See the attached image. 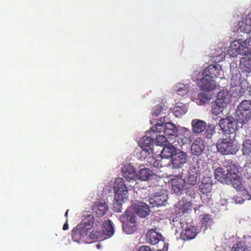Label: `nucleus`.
<instances>
[{"instance_id": "5", "label": "nucleus", "mask_w": 251, "mask_h": 251, "mask_svg": "<svg viewBox=\"0 0 251 251\" xmlns=\"http://www.w3.org/2000/svg\"><path fill=\"white\" fill-rule=\"evenodd\" d=\"M219 126L224 133L231 136L235 134V132L238 128L237 123L231 116L221 118L219 121Z\"/></svg>"}, {"instance_id": "25", "label": "nucleus", "mask_w": 251, "mask_h": 251, "mask_svg": "<svg viewBox=\"0 0 251 251\" xmlns=\"http://www.w3.org/2000/svg\"><path fill=\"white\" fill-rule=\"evenodd\" d=\"M177 151L174 146L169 143L164 146L160 155L163 158H172Z\"/></svg>"}, {"instance_id": "8", "label": "nucleus", "mask_w": 251, "mask_h": 251, "mask_svg": "<svg viewBox=\"0 0 251 251\" xmlns=\"http://www.w3.org/2000/svg\"><path fill=\"white\" fill-rule=\"evenodd\" d=\"M193 139V135L191 130L186 127H182L180 129L179 134L176 136L178 144H175V146L178 145L182 147L184 144H189Z\"/></svg>"}, {"instance_id": "33", "label": "nucleus", "mask_w": 251, "mask_h": 251, "mask_svg": "<svg viewBox=\"0 0 251 251\" xmlns=\"http://www.w3.org/2000/svg\"><path fill=\"white\" fill-rule=\"evenodd\" d=\"M187 108L186 104L182 102H177L173 108V112L176 117H179L186 113Z\"/></svg>"}, {"instance_id": "18", "label": "nucleus", "mask_w": 251, "mask_h": 251, "mask_svg": "<svg viewBox=\"0 0 251 251\" xmlns=\"http://www.w3.org/2000/svg\"><path fill=\"white\" fill-rule=\"evenodd\" d=\"M198 234L196 227L194 226H187L180 234V238L184 241L194 239Z\"/></svg>"}, {"instance_id": "2", "label": "nucleus", "mask_w": 251, "mask_h": 251, "mask_svg": "<svg viewBox=\"0 0 251 251\" xmlns=\"http://www.w3.org/2000/svg\"><path fill=\"white\" fill-rule=\"evenodd\" d=\"M235 134L232 137L225 135L216 144L217 151L223 155H235L239 150L238 145L235 143Z\"/></svg>"}, {"instance_id": "42", "label": "nucleus", "mask_w": 251, "mask_h": 251, "mask_svg": "<svg viewBox=\"0 0 251 251\" xmlns=\"http://www.w3.org/2000/svg\"><path fill=\"white\" fill-rule=\"evenodd\" d=\"M246 55H251V37L243 42Z\"/></svg>"}, {"instance_id": "29", "label": "nucleus", "mask_w": 251, "mask_h": 251, "mask_svg": "<svg viewBox=\"0 0 251 251\" xmlns=\"http://www.w3.org/2000/svg\"><path fill=\"white\" fill-rule=\"evenodd\" d=\"M240 61V68L242 72H251V55H245Z\"/></svg>"}, {"instance_id": "39", "label": "nucleus", "mask_w": 251, "mask_h": 251, "mask_svg": "<svg viewBox=\"0 0 251 251\" xmlns=\"http://www.w3.org/2000/svg\"><path fill=\"white\" fill-rule=\"evenodd\" d=\"M164 125L163 123H157L154 126H152L151 127L149 131H148L149 132H151V134L152 135L157 134V133L161 132L162 130H164Z\"/></svg>"}, {"instance_id": "3", "label": "nucleus", "mask_w": 251, "mask_h": 251, "mask_svg": "<svg viewBox=\"0 0 251 251\" xmlns=\"http://www.w3.org/2000/svg\"><path fill=\"white\" fill-rule=\"evenodd\" d=\"M236 113L238 123L242 125L247 124L251 119V102L243 100L238 106Z\"/></svg>"}, {"instance_id": "36", "label": "nucleus", "mask_w": 251, "mask_h": 251, "mask_svg": "<svg viewBox=\"0 0 251 251\" xmlns=\"http://www.w3.org/2000/svg\"><path fill=\"white\" fill-rule=\"evenodd\" d=\"M241 151L242 154L246 156H250L251 153V141L246 139L243 141Z\"/></svg>"}, {"instance_id": "6", "label": "nucleus", "mask_w": 251, "mask_h": 251, "mask_svg": "<svg viewBox=\"0 0 251 251\" xmlns=\"http://www.w3.org/2000/svg\"><path fill=\"white\" fill-rule=\"evenodd\" d=\"M241 75L236 73L232 74L231 78V88L230 91L232 93V95L235 97L240 98L245 92L244 89L241 85Z\"/></svg>"}, {"instance_id": "56", "label": "nucleus", "mask_w": 251, "mask_h": 251, "mask_svg": "<svg viewBox=\"0 0 251 251\" xmlns=\"http://www.w3.org/2000/svg\"><path fill=\"white\" fill-rule=\"evenodd\" d=\"M69 209H68V210L66 211V213H65V216L66 217L67 220H68V212H69Z\"/></svg>"}, {"instance_id": "14", "label": "nucleus", "mask_w": 251, "mask_h": 251, "mask_svg": "<svg viewBox=\"0 0 251 251\" xmlns=\"http://www.w3.org/2000/svg\"><path fill=\"white\" fill-rule=\"evenodd\" d=\"M205 149V144L201 138H196L191 146L192 153L196 156H200Z\"/></svg>"}, {"instance_id": "43", "label": "nucleus", "mask_w": 251, "mask_h": 251, "mask_svg": "<svg viewBox=\"0 0 251 251\" xmlns=\"http://www.w3.org/2000/svg\"><path fill=\"white\" fill-rule=\"evenodd\" d=\"M155 137V142L157 146H163L167 143V138L164 135H157L155 134V135H154V138Z\"/></svg>"}, {"instance_id": "20", "label": "nucleus", "mask_w": 251, "mask_h": 251, "mask_svg": "<svg viewBox=\"0 0 251 251\" xmlns=\"http://www.w3.org/2000/svg\"><path fill=\"white\" fill-rule=\"evenodd\" d=\"M123 177L128 181L136 180L135 168L130 165L124 166L122 169Z\"/></svg>"}, {"instance_id": "24", "label": "nucleus", "mask_w": 251, "mask_h": 251, "mask_svg": "<svg viewBox=\"0 0 251 251\" xmlns=\"http://www.w3.org/2000/svg\"><path fill=\"white\" fill-rule=\"evenodd\" d=\"M191 125L193 132L195 134H199L202 132L206 127V123L199 119L193 120Z\"/></svg>"}, {"instance_id": "11", "label": "nucleus", "mask_w": 251, "mask_h": 251, "mask_svg": "<svg viewBox=\"0 0 251 251\" xmlns=\"http://www.w3.org/2000/svg\"><path fill=\"white\" fill-rule=\"evenodd\" d=\"M243 43H241L239 40H234L230 45L227 52L232 57H236L238 54L246 55Z\"/></svg>"}, {"instance_id": "9", "label": "nucleus", "mask_w": 251, "mask_h": 251, "mask_svg": "<svg viewBox=\"0 0 251 251\" xmlns=\"http://www.w3.org/2000/svg\"><path fill=\"white\" fill-rule=\"evenodd\" d=\"M197 85L200 89L203 91L209 92L215 90L217 87L216 82L211 77L203 76L198 80Z\"/></svg>"}, {"instance_id": "15", "label": "nucleus", "mask_w": 251, "mask_h": 251, "mask_svg": "<svg viewBox=\"0 0 251 251\" xmlns=\"http://www.w3.org/2000/svg\"><path fill=\"white\" fill-rule=\"evenodd\" d=\"M87 227H83L82 225H77L72 232V237L74 241L79 242L82 238L84 237L88 233Z\"/></svg>"}, {"instance_id": "47", "label": "nucleus", "mask_w": 251, "mask_h": 251, "mask_svg": "<svg viewBox=\"0 0 251 251\" xmlns=\"http://www.w3.org/2000/svg\"><path fill=\"white\" fill-rule=\"evenodd\" d=\"M242 195L246 199L250 200L251 199V188L250 187L244 188L242 190Z\"/></svg>"}, {"instance_id": "12", "label": "nucleus", "mask_w": 251, "mask_h": 251, "mask_svg": "<svg viewBox=\"0 0 251 251\" xmlns=\"http://www.w3.org/2000/svg\"><path fill=\"white\" fill-rule=\"evenodd\" d=\"M219 99H216L211 103V113L214 119H217L223 115V111L226 106V102H223Z\"/></svg>"}, {"instance_id": "17", "label": "nucleus", "mask_w": 251, "mask_h": 251, "mask_svg": "<svg viewBox=\"0 0 251 251\" xmlns=\"http://www.w3.org/2000/svg\"><path fill=\"white\" fill-rule=\"evenodd\" d=\"M161 234L157 232L155 229H150L146 234V241L151 245H156L162 240Z\"/></svg>"}, {"instance_id": "34", "label": "nucleus", "mask_w": 251, "mask_h": 251, "mask_svg": "<svg viewBox=\"0 0 251 251\" xmlns=\"http://www.w3.org/2000/svg\"><path fill=\"white\" fill-rule=\"evenodd\" d=\"M192 206V203L184 198L180 200L178 203V208L182 213H185L191 210Z\"/></svg>"}, {"instance_id": "26", "label": "nucleus", "mask_w": 251, "mask_h": 251, "mask_svg": "<svg viewBox=\"0 0 251 251\" xmlns=\"http://www.w3.org/2000/svg\"><path fill=\"white\" fill-rule=\"evenodd\" d=\"M153 176V172L150 169L143 168L140 169L136 173V179L141 181H147L151 179Z\"/></svg>"}, {"instance_id": "53", "label": "nucleus", "mask_w": 251, "mask_h": 251, "mask_svg": "<svg viewBox=\"0 0 251 251\" xmlns=\"http://www.w3.org/2000/svg\"><path fill=\"white\" fill-rule=\"evenodd\" d=\"M236 203H242L244 201V200L242 198L236 197V199L235 200Z\"/></svg>"}, {"instance_id": "55", "label": "nucleus", "mask_w": 251, "mask_h": 251, "mask_svg": "<svg viewBox=\"0 0 251 251\" xmlns=\"http://www.w3.org/2000/svg\"><path fill=\"white\" fill-rule=\"evenodd\" d=\"M245 20L248 23H251V13L247 16V17L246 18Z\"/></svg>"}, {"instance_id": "10", "label": "nucleus", "mask_w": 251, "mask_h": 251, "mask_svg": "<svg viewBox=\"0 0 251 251\" xmlns=\"http://www.w3.org/2000/svg\"><path fill=\"white\" fill-rule=\"evenodd\" d=\"M154 140V135H152L151 132L147 131L145 136H143L139 141V144L143 149L142 152H144L146 155L149 153L150 151H152L151 146L153 145Z\"/></svg>"}, {"instance_id": "21", "label": "nucleus", "mask_w": 251, "mask_h": 251, "mask_svg": "<svg viewBox=\"0 0 251 251\" xmlns=\"http://www.w3.org/2000/svg\"><path fill=\"white\" fill-rule=\"evenodd\" d=\"M199 172V168L196 166L190 167L188 172L186 182L190 185H194L198 180V175Z\"/></svg>"}, {"instance_id": "7", "label": "nucleus", "mask_w": 251, "mask_h": 251, "mask_svg": "<svg viewBox=\"0 0 251 251\" xmlns=\"http://www.w3.org/2000/svg\"><path fill=\"white\" fill-rule=\"evenodd\" d=\"M188 157L186 152L178 150L172 158L171 164L172 165V168H181L188 162Z\"/></svg>"}, {"instance_id": "23", "label": "nucleus", "mask_w": 251, "mask_h": 251, "mask_svg": "<svg viewBox=\"0 0 251 251\" xmlns=\"http://www.w3.org/2000/svg\"><path fill=\"white\" fill-rule=\"evenodd\" d=\"M92 209L98 216L101 217L105 214L108 210V205L104 201H97L95 203Z\"/></svg>"}, {"instance_id": "37", "label": "nucleus", "mask_w": 251, "mask_h": 251, "mask_svg": "<svg viewBox=\"0 0 251 251\" xmlns=\"http://www.w3.org/2000/svg\"><path fill=\"white\" fill-rule=\"evenodd\" d=\"M163 158L160 155L156 157L152 156L148 158V162L150 163L151 166L158 168L159 167H162L163 164L162 163V160Z\"/></svg>"}, {"instance_id": "1", "label": "nucleus", "mask_w": 251, "mask_h": 251, "mask_svg": "<svg viewBox=\"0 0 251 251\" xmlns=\"http://www.w3.org/2000/svg\"><path fill=\"white\" fill-rule=\"evenodd\" d=\"M114 189L116 201L113 203V209L116 212H121L122 210L121 201H124L128 197L127 188L123 178L119 177L115 179Z\"/></svg>"}, {"instance_id": "57", "label": "nucleus", "mask_w": 251, "mask_h": 251, "mask_svg": "<svg viewBox=\"0 0 251 251\" xmlns=\"http://www.w3.org/2000/svg\"><path fill=\"white\" fill-rule=\"evenodd\" d=\"M188 192H189V190H187V191L186 192V193L188 194Z\"/></svg>"}, {"instance_id": "35", "label": "nucleus", "mask_w": 251, "mask_h": 251, "mask_svg": "<svg viewBox=\"0 0 251 251\" xmlns=\"http://www.w3.org/2000/svg\"><path fill=\"white\" fill-rule=\"evenodd\" d=\"M84 217L82 219L79 225H82L83 227H87V230L92 227L94 223L93 216L91 214H87L84 215Z\"/></svg>"}, {"instance_id": "41", "label": "nucleus", "mask_w": 251, "mask_h": 251, "mask_svg": "<svg viewBox=\"0 0 251 251\" xmlns=\"http://www.w3.org/2000/svg\"><path fill=\"white\" fill-rule=\"evenodd\" d=\"M233 187L237 190H240L242 188L241 178L238 175L236 178H232L229 179Z\"/></svg>"}, {"instance_id": "51", "label": "nucleus", "mask_w": 251, "mask_h": 251, "mask_svg": "<svg viewBox=\"0 0 251 251\" xmlns=\"http://www.w3.org/2000/svg\"><path fill=\"white\" fill-rule=\"evenodd\" d=\"M138 251H152L151 248L147 246H142L138 250Z\"/></svg>"}, {"instance_id": "40", "label": "nucleus", "mask_w": 251, "mask_h": 251, "mask_svg": "<svg viewBox=\"0 0 251 251\" xmlns=\"http://www.w3.org/2000/svg\"><path fill=\"white\" fill-rule=\"evenodd\" d=\"M201 226L204 227V229H206L207 227L211 224V215L208 214H205L201 216Z\"/></svg>"}, {"instance_id": "50", "label": "nucleus", "mask_w": 251, "mask_h": 251, "mask_svg": "<svg viewBox=\"0 0 251 251\" xmlns=\"http://www.w3.org/2000/svg\"><path fill=\"white\" fill-rule=\"evenodd\" d=\"M244 176L248 179L251 178V168H248L246 169V172L244 173Z\"/></svg>"}, {"instance_id": "16", "label": "nucleus", "mask_w": 251, "mask_h": 251, "mask_svg": "<svg viewBox=\"0 0 251 251\" xmlns=\"http://www.w3.org/2000/svg\"><path fill=\"white\" fill-rule=\"evenodd\" d=\"M167 200V196L166 194L156 193L149 199V202L152 207H159L164 205Z\"/></svg>"}, {"instance_id": "54", "label": "nucleus", "mask_w": 251, "mask_h": 251, "mask_svg": "<svg viewBox=\"0 0 251 251\" xmlns=\"http://www.w3.org/2000/svg\"><path fill=\"white\" fill-rule=\"evenodd\" d=\"M68 220H66V222L63 226V229L66 230L69 228V225L68 224Z\"/></svg>"}, {"instance_id": "48", "label": "nucleus", "mask_w": 251, "mask_h": 251, "mask_svg": "<svg viewBox=\"0 0 251 251\" xmlns=\"http://www.w3.org/2000/svg\"><path fill=\"white\" fill-rule=\"evenodd\" d=\"M163 108L161 106L156 105L152 110V114L154 116H158L162 111Z\"/></svg>"}, {"instance_id": "30", "label": "nucleus", "mask_w": 251, "mask_h": 251, "mask_svg": "<svg viewBox=\"0 0 251 251\" xmlns=\"http://www.w3.org/2000/svg\"><path fill=\"white\" fill-rule=\"evenodd\" d=\"M228 176L226 171L223 168L219 167L216 169L215 172V178L221 183H226L228 182Z\"/></svg>"}, {"instance_id": "45", "label": "nucleus", "mask_w": 251, "mask_h": 251, "mask_svg": "<svg viewBox=\"0 0 251 251\" xmlns=\"http://www.w3.org/2000/svg\"><path fill=\"white\" fill-rule=\"evenodd\" d=\"M188 92V88L185 85H181L176 90V93L178 95L184 96Z\"/></svg>"}, {"instance_id": "49", "label": "nucleus", "mask_w": 251, "mask_h": 251, "mask_svg": "<svg viewBox=\"0 0 251 251\" xmlns=\"http://www.w3.org/2000/svg\"><path fill=\"white\" fill-rule=\"evenodd\" d=\"M232 251H246L244 247L241 244H236L232 249Z\"/></svg>"}, {"instance_id": "27", "label": "nucleus", "mask_w": 251, "mask_h": 251, "mask_svg": "<svg viewBox=\"0 0 251 251\" xmlns=\"http://www.w3.org/2000/svg\"><path fill=\"white\" fill-rule=\"evenodd\" d=\"M226 167L227 175L228 176V178L231 179L232 178H236L239 172L237 166L232 161H229L224 165Z\"/></svg>"}, {"instance_id": "19", "label": "nucleus", "mask_w": 251, "mask_h": 251, "mask_svg": "<svg viewBox=\"0 0 251 251\" xmlns=\"http://www.w3.org/2000/svg\"><path fill=\"white\" fill-rule=\"evenodd\" d=\"M171 183L173 190L177 193L183 189L185 181L182 178V175L179 174L171 179Z\"/></svg>"}, {"instance_id": "28", "label": "nucleus", "mask_w": 251, "mask_h": 251, "mask_svg": "<svg viewBox=\"0 0 251 251\" xmlns=\"http://www.w3.org/2000/svg\"><path fill=\"white\" fill-rule=\"evenodd\" d=\"M177 132V128L175 124L168 122L164 125V133L168 138H176Z\"/></svg>"}, {"instance_id": "46", "label": "nucleus", "mask_w": 251, "mask_h": 251, "mask_svg": "<svg viewBox=\"0 0 251 251\" xmlns=\"http://www.w3.org/2000/svg\"><path fill=\"white\" fill-rule=\"evenodd\" d=\"M228 97V94L226 91H221L218 93L217 99H219L221 101L226 103V100Z\"/></svg>"}, {"instance_id": "13", "label": "nucleus", "mask_w": 251, "mask_h": 251, "mask_svg": "<svg viewBox=\"0 0 251 251\" xmlns=\"http://www.w3.org/2000/svg\"><path fill=\"white\" fill-rule=\"evenodd\" d=\"M202 75L208 76L212 78L222 77V72L221 66L219 64H210L204 70Z\"/></svg>"}, {"instance_id": "31", "label": "nucleus", "mask_w": 251, "mask_h": 251, "mask_svg": "<svg viewBox=\"0 0 251 251\" xmlns=\"http://www.w3.org/2000/svg\"><path fill=\"white\" fill-rule=\"evenodd\" d=\"M102 231L106 239L113 235L114 230L111 220H108L105 221L102 226Z\"/></svg>"}, {"instance_id": "22", "label": "nucleus", "mask_w": 251, "mask_h": 251, "mask_svg": "<svg viewBox=\"0 0 251 251\" xmlns=\"http://www.w3.org/2000/svg\"><path fill=\"white\" fill-rule=\"evenodd\" d=\"M135 211L141 217H145L150 213V210L148 205L143 202H137L134 205Z\"/></svg>"}, {"instance_id": "58", "label": "nucleus", "mask_w": 251, "mask_h": 251, "mask_svg": "<svg viewBox=\"0 0 251 251\" xmlns=\"http://www.w3.org/2000/svg\"><path fill=\"white\" fill-rule=\"evenodd\" d=\"M197 73L198 74H200V72H197Z\"/></svg>"}, {"instance_id": "44", "label": "nucleus", "mask_w": 251, "mask_h": 251, "mask_svg": "<svg viewBox=\"0 0 251 251\" xmlns=\"http://www.w3.org/2000/svg\"><path fill=\"white\" fill-rule=\"evenodd\" d=\"M241 30L246 33H249L251 31V23H248L246 20L241 23L240 25Z\"/></svg>"}, {"instance_id": "52", "label": "nucleus", "mask_w": 251, "mask_h": 251, "mask_svg": "<svg viewBox=\"0 0 251 251\" xmlns=\"http://www.w3.org/2000/svg\"><path fill=\"white\" fill-rule=\"evenodd\" d=\"M205 96L206 95L204 93H200L199 94L198 98L200 100H203L204 98H205L206 100H207V98L205 97Z\"/></svg>"}, {"instance_id": "32", "label": "nucleus", "mask_w": 251, "mask_h": 251, "mask_svg": "<svg viewBox=\"0 0 251 251\" xmlns=\"http://www.w3.org/2000/svg\"><path fill=\"white\" fill-rule=\"evenodd\" d=\"M212 184L209 178H204L199 185V189L203 194L210 192L212 190Z\"/></svg>"}, {"instance_id": "4", "label": "nucleus", "mask_w": 251, "mask_h": 251, "mask_svg": "<svg viewBox=\"0 0 251 251\" xmlns=\"http://www.w3.org/2000/svg\"><path fill=\"white\" fill-rule=\"evenodd\" d=\"M136 216L129 210H126L125 213L120 217L123 223V228L127 234H131L136 230Z\"/></svg>"}, {"instance_id": "38", "label": "nucleus", "mask_w": 251, "mask_h": 251, "mask_svg": "<svg viewBox=\"0 0 251 251\" xmlns=\"http://www.w3.org/2000/svg\"><path fill=\"white\" fill-rule=\"evenodd\" d=\"M89 237L91 239L104 240L106 239L103 231L100 230L92 231L90 233Z\"/></svg>"}]
</instances>
